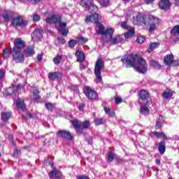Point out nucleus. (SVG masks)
I'll return each instance as SVG.
<instances>
[{"label": "nucleus", "mask_w": 179, "mask_h": 179, "mask_svg": "<svg viewBox=\"0 0 179 179\" xmlns=\"http://www.w3.org/2000/svg\"><path fill=\"white\" fill-rule=\"evenodd\" d=\"M20 155H21L20 150H19L17 149L14 150L13 156L15 157H19V156H20Z\"/></svg>", "instance_id": "obj_45"}, {"label": "nucleus", "mask_w": 179, "mask_h": 179, "mask_svg": "<svg viewBox=\"0 0 179 179\" xmlns=\"http://www.w3.org/2000/svg\"><path fill=\"white\" fill-rule=\"evenodd\" d=\"M153 1H155V0H145V3L149 4V3H152V2H153Z\"/></svg>", "instance_id": "obj_57"}, {"label": "nucleus", "mask_w": 179, "mask_h": 179, "mask_svg": "<svg viewBox=\"0 0 179 179\" xmlns=\"http://www.w3.org/2000/svg\"><path fill=\"white\" fill-rule=\"evenodd\" d=\"M45 107L48 110H52L54 108V106H52V103H46Z\"/></svg>", "instance_id": "obj_47"}, {"label": "nucleus", "mask_w": 179, "mask_h": 179, "mask_svg": "<svg viewBox=\"0 0 179 179\" xmlns=\"http://www.w3.org/2000/svg\"><path fill=\"white\" fill-rule=\"evenodd\" d=\"M34 54V48L33 46L28 48L25 50V55L27 57H31Z\"/></svg>", "instance_id": "obj_28"}, {"label": "nucleus", "mask_w": 179, "mask_h": 179, "mask_svg": "<svg viewBox=\"0 0 179 179\" xmlns=\"http://www.w3.org/2000/svg\"><path fill=\"white\" fill-rule=\"evenodd\" d=\"M2 16L5 20H9V15H8V11H4L2 13Z\"/></svg>", "instance_id": "obj_44"}, {"label": "nucleus", "mask_w": 179, "mask_h": 179, "mask_svg": "<svg viewBox=\"0 0 179 179\" xmlns=\"http://www.w3.org/2000/svg\"><path fill=\"white\" fill-rule=\"evenodd\" d=\"M156 163H157V164H158V166H160V161H159V159H157L156 160Z\"/></svg>", "instance_id": "obj_59"}, {"label": "nucleus", "mask_w": 179, "mask_h": 179, "mask_svg": "<svg viewBox=\"0 0 179 179\" xmlns=\"http://www.w3.org/2000/svg\"><path fill=\"white\" fill-rule=\"evenodd\" d=\"M80 69H85V65L80 64Z\"/></svg>", "instance_id": "obj_58"}, {"label": "nucleus", "mask_w": 179, "mask_h": 179, "mask_svg": "<svg viewBox=\"0 0 179 179\" xmlns=\"http://www.w3.org/2000/svg\"><path fill=\"white\" fill-rule=\"evenodd\" d=\"M59 44H65L66 41L64 38H58Z\"/></svg>", "instance_id": "obj_48"}, {"label": "nucleus", "mask_w": 179, "mask_h": 179, "mask_svg": "<svg viewBox=\"0 0 179 179\" xmlns=\"http://www.w3.org/2000/svg\"><path fill=\"white\" fill-rule=\"evenodd\" d=\"M106 122V119L104 118H96L94 120L95 125H101Z\"/></svg>", "instance_id": "obj_33"}, {"label": "nucleus", "mask_w": 179, "mask_h": 179, "mask_svg": "<svg viewBox=\"0 0 179 179\" xmlns=\"http://www.w3.org/2000/svg\"><path fill=\"white\" fill-rule=\"evenodd\" d=\"M134 34L135 30L134 29H131L127 34H125L124 37L125 38H130V37H132Z\"/></svg>", "instance_id": "obj_34"}, {"label": "nucleus", "mask_w": 179, "mask_h": 179, "mask_svg": "<svg viewBox=\"0 0 179 179\" xmlns=\"http://www.w3.org/2000/svg\"><path fill=\"white\" fill-rule=\"evenodd\" d=\"M115 102L117 103V104H120V103H122V99H121V97L120 96H117L115 99Z\"/></svg>", "instance_id": "obj_46"}, {"label": "nucleus", "mask_w": 179, "mask_h": 179, "mask_svg": "<svg viewBox=\"0 0 179 179\" xmlns=\"http://www.w3.org/2000/svg\"><path fill=\"white\" fill-rule=\"evenodd\" d=\"M37 59H38V61H41L43 59V55H38Z\"/></svg>", "instance_id": "obj_55"}, {"label": "nucleus", "mask_w": 179, "mask_h": 179, "mask_svg": "<svg viewBox=\"0 0 179 179\" xmlns=\"http://www.w3.org/2000/svg\"><path fill=\"white\" fill-rule=\"evenodd\" d=\"M177 41H179V38H177Z\"/></svg>", "instance_id": "obj_62"}, {"label": "nucleus", "mask_w": 179, "mask_h": 179, "mask_svg": "<svg viewBox=\"0 0 179 179\" xmlns=\"http://www.w3.org/2000/svg\"><path fill=\"white\" fill-rule=\"evenodd\" d=\"M13 59H14V61H15V62L17 64H20V62H24V56L22 52V50H16V48H13Z\"/></svg>", "instance_id": "obj_8"}, {"label": "nucleus", "mask_w": 179, "mask_h": 179, "mask_svg": "<svg viewBox=\"0 0 179 179\" xmlns=\"http://www.w3.org/2000/svg\"><path fill=\"white\" fill-rule=\"evenodd\" d=\"M15 50H22L23 47H24V42L22 41L20 38H17L14 41Z\"/></svg>", "instance_id": "obj_18"}, {"label": "nucleus", "mask_w": 179, "mask_h": 179, "mask_svg": "<svg viewBox=\"0 0 179 179\" xmlns=\"http://www.w3.org/2000/svg\"><path fill=\"white\" fill-rule=\"evenodd\" d=\"M134 24H140L143 27H148L150 26V31H155L160 24V19L155 17L152 15H149L148 18H144L141 15H138L134 18Z\"/></svg>", "instance_id": "obj_2"}, {"label": "nucleus", "mask_w": 179, "mask_h": 179, "mask_svg": "<svg viewBox=\"0 0 179 179\" xmlns=\"http://www.w3.org/2000/svg\"><path fill=\"white\" fill-rule=\"evenodd\" d=\"M15 103L17 108H20V110H24V101H23V99H20V98H17Z\"/></svg>", "instance_id": "obj_24"}, {"label": "nucleus", "mask_w": 179, "mask_h": 179, "mask_svg": "<svg viewBox=\"0 0 179 179\" xmlns=\"http://www.w3.org/2000/svg\"><path fill=\"white\" fill-rule=\"evenodd\" d=\"M76 179H90L86 176H77Z\"/></svg>", "instance_id": "obj_50"}, {"label": "nucleus", "mask_w": 179, "mask_h": 179, "mask_svg": "<svg viewBox=\"0 0 179 179\" xmlns=\"http://www.w3.org/2000/svg\"><path fill=\"white\" fill-rule=\"evenodd\" d=\"M169 179H173V178H170Z\"/></svg>", "instance_id": "obj_63"}, {"label": "nucleus", "mask_w": 179, "mask_h": 179, "mask_svg": "<svg viewBox=\"0 0 179 179\" xmlns=\"http://www.w3.org/2000/svg\"><path fill=\"white\" fill-rule=\"evenodd\" d=\"M77 43L78 42L76 41V40L71 39L69 41V47H70V48H73V47H75Z\"/></svg>", "instance_id": "obj_39"}, {"label": "nucleus", "mask_w": 179, "mask_h": 179, "mask_svg": "<svg viewBox=\"0 0 179 179\" xmlns=\"http://www.w3.org/2000/svg\"><path fill=\"white\" fill-rule=\"evenodd\" d=\"M57 135L60 138H64V139H68L69 141H71V139H73V136H72L71 131L66 130H60L57 131Z\"/></svg>", "instance_id": "obj_13"}, {"label": "nucleus", "mask_w": 179, "mask_h": 179, "mask_svg": "<svg viewBox=\"0 0 179 179\" xmlns=\"http://www.w3.org/2000/svg\"><path fill=\"white\" fill-rule=\"evenodd\" d=\"M94 0H82L81 5L83 8L89 9L91 13H96L99 10V7L93 3Z\"/></svg>", "instance_id": "obj_6"}, {"label": "nucleus", "mask_w": 179, "mask_h": 179, "mask_svg": "<svg viewBox=\"0 0 179 179\" xmlns=\"http://www.w3.org/2000/svg\"><path fill=\"white\" fill-rule=\"evenodd\" d=\"M160 45V43L157 42L152 43L149 47H148V52H152L153 50H155V48H157Z\"/></svg>", "instance_id": "obj_26"}, {"label": "nucleus", "mask_w": 179, "mask_h": 179, "mask_svg": "<svg viewBox=\"0 0 179 179\" xmlns=\"http://www.w3.org/2000/svg\"><path fill=\"white\" fill-rule=\"evenodd\" d=\"M13 26H20V27H24L27 26V21L24 20L23 18L17 17L14 18L12 22Z\"/></svg>", "instance_id": "obj_12"}, {"label": "nucleus", "mask_w": 179, "mask_h": 179, "mask_svg": "<svg viewBox=\"0 0 179 179\" xmlns=\"http://www.w3.org/2000/svg\"><path fill=\"white\" fill-rule=\"evenodd\" d=\"M99 3L101 6H108V3H110V0H99Z\"/></svg>", "instance_id": "obj_38"}, {"label": "nucleus", "mask_w": 179, "mask_h": 179, "mask_svg": "<svg viewBox=\"0 0 179 179\" xmlns=\"http://www.w3.org/2000/svg\"><path fill=\"white\" fill-rule=\"evenodd\" d=\"M121 27H122V29H128V24H127V22H123L121 23Z\"/></svg>", "instance_id": "obj_51"}, {"label": "nucleus", "mask_w": 179, "mask_h": 179, "mask_svg": "<svg viewBox=\"0 0 179 179\" xmlns=\"http://www.w3.org/2000/svg\"><path fill=\"white\" fill-rule=\"evenodd\" d=\"M159 8L162 10H167L170 8V1L169 0H162L159 3Z\"/></svg>", "instance_id": "obj_16"}, {"label": "nucleus", "mask_w": 179, "mask_h": 179, "mask_svg": "<svg viewBox=\"0 0 179 179\" xmlns=\"http://www.w3.org/2000/svg\"><path fill=\"white\" fill-rule=\"evenodd\" d=\"M164 62L166 65L176 66H177V60H174L173 54L167 55L164 57Z\"/></svg>", "instance_id": "obj_11"}, {"label": "nucleus", "mask_w": 179, "mask_h": 179, "mask_svg": "<svg viewBox=\"0 0 179 179\" xmlns=\"http://www.w3.org/2000/svg\"><path fill=\"white\" fill-rule=\"evenodd\" d=\"M33 94H34V99L35 100H37V99H38V90H31Z\"/></svg>", "instance_id": "obj_41"}, {"label": "nucleus", "mask_w": 179, "mask_h": 179, "mask_svg": "<svg viewBox=\"0 0 179 179\" xmlns=\"http://www.w3.org/2000/svg\"><path fill=\"white\" fill-rule=\"evenodd\" d=\"M116 160L118 163H121V162H122V159H121L120 157H117Z\"/></svg>", "instance_id": "obj_56"}, {"label": "nucleus", "mask_w": 179, "mask_h": 179, "mask_svg": "<svg viewBox=\"0 0 179 179\" xmlns=\"http://www.w3.org/2000/svg\"><path fill=\"white\" fill-rule=\"evenodd\" d=\"M162 96L166 99L169 100L173 97V91L171 90H166L162 94Z\"/></svg>", "instance_id": "obj_20"}, {"label": "nucleus", "mask_w": 179, "mask_h": 179, "mask_svg": "<svg viewBox=\"0 0 179 179\" xmlns=\"http://www.w3.org/2000/svg\"><path fill=\"white\" fill-rule=\"evenodd\" d=\"M0 156H1V152H0Z\"/></svg>", "instance_id": "obj_64"}, {"label": "nucleus", "mask_w": 179, "mask_h": 179, "mask_svg": "<svg viewBox=\"0 0 179 179\" xmlns=\"http://www.w3.org/2000/svg\"><path fill=\"white\" fill-rule=\"evenodd\" d=\"M104 69V60L101 58L97 59L95 67H94V75L96 78L94 82L97 84L103 83V78L101 77V69Z\"/></svg>", "instance_id": "obj_5"}, {"label": "nucleus", "mask_w": 179, "mask_h": 179, "mask_svg": "<svg viewBox=\"0 0 179 179\" xmlns=\"http://www.w3.org/2000/svg\"><path fill=\"white\" fill-rule=\"evenodd\" d=\"M20 87H22V85L13 86V87H9L8 89H7V94H8V96L13 94V93H15V91L19 90Z\"/></svg>", "instance_id": "obj_21"}, {"label": "nucleus", "mask_w": 179, "mask_h": 179, "mask_svg": "<svg viewBox=\"0 0 179 179\" xmlns=\"http://www.w3.org/2000/svg\"><path fill=\"white\" fill-rule=\"evenodd\" d=\"M46 22L50 24L55 23L56 29L62 34V36H68L69 31L66 29V23L61 22V17L52 15L46 19Z\"/></svg>", "instance_id": "obj_4"}, {"label": "nucleus", "mask_w": 179, "mask_h": 179, "mask_svg": "<svg viewBox=\"0 0 179 179\" xmlns=\"http://www.w3.org/2000/svg\"><path fill=\"white\" fill-rule=\"evenodd\" d=\"M155 128L157 129H159V128H162V122H160V121L157 120Z\"/></svg>", "instance_id": "obj_49"}, {"label": "nucleus", "mask_w": 179, "mask_h": 179, "mask_svg": "<svg viewBox=\"0 0 179 179\" xmlns=\"http://www.w3.org/2000/svg\"><path fill=\"white\" fill-rule=\"evenodd\" d=\"M79 40H80V41H82V43H86V42H87V38H85V37H83V36H80V37L79 38Z\"/></svg>", "instance_id": "obj_52"}, {"label": "nucleus", "mask_w": 179, "mask_h": 179, "mask_svg": "<svg viewBox=\"0 0 179 179\" xmlns=\"http://www.w3.org/2000/svg\"><path fill=\"white\" fill-rule=\"evenodd\" d=\"M84 93L90 100H96L97 99V92L89 87L84 88Z\"/></svg>", "instance_id": "obj_9"}, {"label": "nucleus", "mask_w": 179, "mask_h": 179, "mask_svg": "<svg viewBox=\"0 0 179 179\" xmlns=\"http://www.w3.org/2000/svg\"><path fill=\"white\" fill-rule=\"evenodd\" d=\"M158 150L160 155H164V152H166V143L164 141H162L159 143Z\"/></svg>", "instance_id": "obj_19"}, {"label": "nucleus", "mask_w": 179, "mask_h": 179, "mask_svg": "<svg viewBox=\"0 0 179 179\" xmlns=\"http://www.w3.org/2000/svg\"><path fill=\"white\" fill-rule=\"evenodd\" d=\"M63 74L59 72H50L48 73L50 80H61Z\"/></svg>", "instance_id": "obj_15"}, {"label": "nucleus", "mask_w": 179, "mask_h": 179, "mask_svg": "<svg viewBox=\"0 0 179 179\" xmlns=\"http://www.w3.org/2000/svg\"><path fill=\"white\" fill-rule=\"evenodd\" d=\"M115 157V154L113 152H109L108 154V162H113L114 160V158Z\"/></svg>", "instance_id": "obj_40"}, {"label": "nucleus", "mask_w": 179, "mask_h": 179, "mask_svg": "<svg viewBox=\"0 0 179 179\" xmlns=\"http://www.w3.org/2000/svg\"><path fill=\"white\" fill-rule=\"evenodd\" d=\"M171 34L172 36H175V37H178V36H179V25L175 26L173 29H171Z\"/></svg>", "instance_id": "obj_27"}, {"label": "nucleus", "mask_w": 179, "mask_h": 179, "mask_svg": "<svg viewBox=\"0 0 179 179\" xmlns=\"http://www.w3.org/2000/svg\"><path fill=\"white\" fill-rule=\"evenodd\" d=\"M145 37L143 36H138L137 38V43H138L139 44H143V43H145Z\"/></svg>", "instance_id": "obj_43"}, {"label": "nucleus", "mask_w": 179, "mask_h": 179, "mask_svg": "<svg viewBox=\"0 0 179 179\" xmlns=\"http://www.w3.org/2000/svg\"><path fill=\"white\" fill-rule=\"evenodd\" d=\"M62 59V56H56L53 59V62L55 65H59V64H61V60Z\"/></svg>", "instance_id": "obj_35"}, {"label": "nucleus", "mask_w": 179, "mask_h": 179, "mask_svg": "<svg viewBox=\"0 0 179 179\" xmlns=\"http://www.w3.org/2000/svg\"><path fill=\"white\" fill-rule=\"evenodd\" d=\"M140 113L143 115H149V113H150V110H149V108H148V106L143 105L140 107Z\"/></svg>", "instance_id": "obj_22"}, {"label": "nucleus", "mask_w": 179, "mask_h": 179, "mask_svg": "<svg viewBox=\"0 0 179 179\" xmlns=\"http://www.w3.org/2000/svg\"><path fill=\"white\" fill-rule=\"evenodd\" d=\"M84 108H85V103H80L78 106V109L80 110V111L83 110Z\"/></svg>", "instance_id": "obj_53"}, {"label": "nucleus", "mask_w": 179, "mask_h": 179, "mask_svg": "<svg viewBox=\"0 0 179 179\" xmlns=\"http://www.w3.org/2000/svg\"><path fill=\"white\" fill-rule=\"evenodd\" d=\"M76 56L77 57V61L78 62H82L85 59V53L82 51H77L76 52Z\"/></svg>", "instance_id": "obj_23"}, {"label": "nucleus", "mask_w": 179, "mask_h": 179, "mask_svg": "<svg viewBox=\"0 0 179 179\" xmlns=\"http://www.w3.org/2000/svg\"><path fill=\"white\" fill-rule=\"evenodd\" d=\"M62 173L59 171H53L49 173V176L50 178H52V177L55 176L57 178H59L61 177Z\"/></svg>", "instance_id": "obj_29"}, {"label": "nucleus", "mask_w": 179, "mask_h": 179, "mask_svg": "<svg viewBox=\"0 0 179 179\" xmlns=\"http://www.w3.org/2000/svg\"><path fill=\"white\" fill-rule=\"evenodd\" d=\"M152 134L155 135V136H157V138H166V134L163 132L159 133L157 131H153Z\"/></svg>", "instance_id": "obj_37"}, {"label": "nucleus", "mask_w": 179, "mask_h": 179, "mask_svg": "<svg viewBox=\"0 0 179 179\" xmlns=\"http://www.w3.org/2000/svg\"><path fill=\"white\" fill-rule=\"evenodd\" d=\"M98 27H99L98 34L105 36L106 38L104 39L105 43H109L110 41L112 44H118V43H121V41H122L120 36L113 37L114 34V29L113 28H108L107 29H105L104 25L100 24H98Z\"/></svg>", "instance_id": "obj_3"}, {"label": "nucleus", "mask_w": 179, "mask_h": 179, "mask_svg": "<svg viewBox=\"0 0 179 179\" xmlns=\"http://www.w3.org/2000/svg\"><path fill=\"white\" fill-rule=\"evenodd\" d=\"M12 54V50L8 48H6L3 51V56L4 58H9V56Z\"/></svg>", "instance_id": "obj_32"}, {"label": "nucleus", "mask_w": 179, "mask_h": 179, "mask_svg": "<svg viewBox=\"0 0 179 179\" xmlns=\"http://www.w3.org/2000/svg\"><path fill=\"white\" fill-rule=\"evenodd\" d=\"M103 110L106 114H107L109 117H114L115 115V112L111 111L110 108L104 107Z\"/></svg>", "instance_id": "obj_31"}, {"label": "nucleus", "mask_w": 179, "mask_h": 179, "mask_svg": "<svg viewBox=\"0 0 179 179\" xmlns=\"http://www.w3.org/2000/svg\"><path fill=\"white\" fill-rule=\"evenodd\" d=\"M3 75H5V73H3V70H0V80L2 78H3Z\"/></svg>", "instance_id": "obj_54"}, {"label": "nucleus", "mask_w": 179, "mask_h": 179, "mask_svg": "<svg viewBox=\"0 0 179 179\" xmlns=\"http://www.w3.org/2000/svg\"><path fill=\"white\" fill-rule=\"evenodd\" d=\"M72 125L76 130V132H82V122L78 120H74L72 121Z\"/></svg>", "instance_id": "obj_17"}, {"label": "nucleus", "mask_w": 179, "mask_h": 179, "mask_svg": "<svg viewBox=\"0 0 179 179\" xmlns=\"http://www.w3.org/2000/svg\"><path fill=\"white\" fill-rule=\"evenodd\" d=\"M121 61L123 64H126L127 66L135 68L137 72H139L140 73H145L148 71V64H146V61L136 55L124 56L122 58Z\"/></svg>", "instance_id": "obj_1"}, {"label": "nucleus", "mask_w": 179, "mask_h": 179, "mask_svg": "<svg viewBox=\"0 0 179 179\" xmlns=\"http://www.w3.org/2000/svg\"><path fill=\"white\" fill-rule=\"evenodd\" d=\"M31 38L34 41H38L43 37V29H36L31 34Z\"/></svg>", "instance_id": "obj_14"}, {"label": "nucleus", "mask_w": 179, "mask_h": 179, "mask_svg": "<svg viewBox=\"0 0 179 179\" xmlns=\"http://www.w3.org/2000/svg\"><path fill=\"white\" fill-rule=\"evenodd\" d=\"M150 66H152L153 68H155V69H160L161 68V65L160 64H159L158 62H156L155 60H151L150 61Z\"/></svg>", "instance_id": "obj_30"}, {"label": "nucleus", "mask_w": 179, "mask_h": 179, "mask_svg": "<svg viewBox=\"0 0 179 179\" xmlns=\"http://www.w3.org/2000/svg\"><path fill=\"white\" fill-rule=\"evenodd\" d=\"M139 102L140 104H148L149 103V93L145 90H142L139 92Z\"/></svg>", "instance_id": "obj_10"}, {"label": "nucleus", "mask_w": 179, "mask_h": 179, "mask_svg": "<svg viewBox=\"0 0 179 179\" xmlns=\"http://www.w3.org/2000/svg\"><path fill=\"white\" fill-rule=\"evenodd\" d=\"M176 65H179V59L176 60Z\"/></svg>", "instance_id": "obj_60"}, {"label": "nucleus", "mask_w": 179, "mask_h": 179, "mask_svg": "<svg viewBox=\"0 0 179 179\" xmlns=\"http://www.w3.org/2000/svg\"><path fill=\"white\" fill-rule=\"evenodd\" d=\"M90 125V122H89V120H85L84 122L81 123V131L83 129H86L89 128Z\"/></svg>", "instance_id": "obj_36"}, {"label": "nucleus", "mask_w": 179, "mask_h": 179, "mask_svg": "<svg viewBox=\"0 0 179 179\" xmlns=\"http://www.w3.org/2000/svg\"><path fill=\"white\" fill-rule=\"evenodd\" d=\"M29 118H33V116L31 114H29Z\"/></svg>", "instance_id": "obj_61"}, {"label": "nucleus", "mask_w": 179, "mask_h": 179, "mask_svg": "<svg viewBox=\"0 0 179 179\" xmlns=\"http://www.w3.org/2000/svg\"><path fill=\"white\" fill-rule=\"evenodd\" d=\"M101 19V16H100L97 13L92 14L91 15L87 16L85 21L87 23H94L96 24V27L99 28V30H100V27H99V24H103L99 22H100V20Z\"/></svg>", "instance_id": "obj_7"}, {"label": "nucleus", "mask_w": 179, "mask_h": 179, "mask_svg": "<svg viewBox=\"0 0 179 179\" xmlns=\"http://www.w3.org/2000/svg\"><path fill=\"white\" fill-rule=\"evenodd\" d=\"M11 116L12 114L10 112H3L1 113V120H3V121H8Z\"/></svg>", "instance_id": "obj_25"}, {"label": "nucleus", "mask_w": 179, "mask_h": 179, "mask_svg": "<svg viewBox=\"0 0 179 179\" xmlns=\"http://www.w3.org/2000/svg\"><path fill=\"white\" fill-rule=\"evenodd\" d=\"M32 17L34 22H38V20H40V15H38L37 13H34L32 15Z\"/></svg>", "instance_id": "obj_42"}]
</instances>
